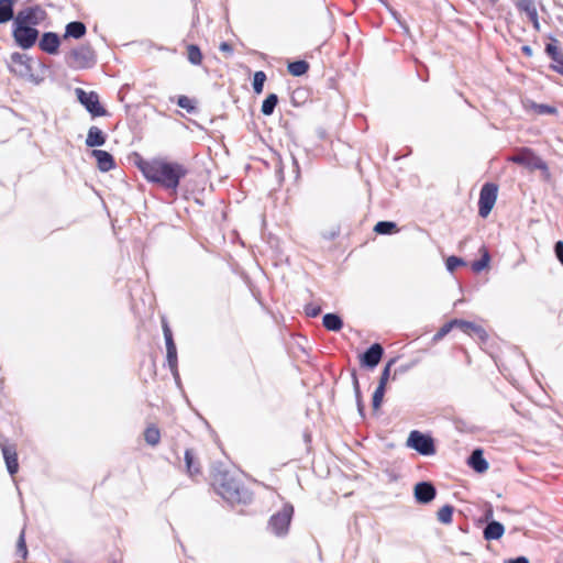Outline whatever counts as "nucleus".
<instances>
[{"mask_svg": "<svg viewBox=\"0 0 563 563\" xmlns=\"http://www.w3.org/2000/svg\"><path fill=\"white\" fill-rule=\"evenodd\" d=\"M554 251H555V255H556L558 260L563 265V242L562 241H559L555 243Z\"/></svg>", "mask_w": 563, "mask_h": 563, "instance_id": "obj_44", "label": "nucleus"}, {"mask_svg": "<svg viewBox=\"0 0 563 563\" xmlns=\"http://www.w3.org/2000/svg\"><path fill=\"white\" fill-rule=\"evenodd\" d=\"M554 68L556 71L563 75V57L556 62V66Z\"/></svg>", "mask_w": 563, "mask_h": 563, "instance_id": "obj_48", "label": "nucleus"}, {"mask_svg": "<svg viewBox=\"0 0 563 563\" xmlns=\"http://www.w3.org/2000/svg\"><path fill=\"white\" fill-rule=\"evenodd\" d=\"M166 352H167L166 356H167L168 366H169L174 377L176 379H178L179 374H178V368H177V349H176L175 342L166 344Z\"/></svg>", "mask_w": 563, "mask_h": 563, "instance_id": "obj_22", "label": "nucleus"}, {"mask_svg": "<svg viewBox=\"0 0 563 563\" xmlns=\"http://www.w3.org/2000/svg\"><path fill=\"white\" fill-rule=\"evenodd\" d=\"M506 563H529V560L526 556H518L507 560Z\"/></svg>", "mask_w": 563, "mask_h": 563, "instance_id": "obj_46", "label": "nucleus"}, {"mask_svg": "<svg viewBox=\"0 0 563 563\" xmlns=\"http://www.w3.org/2000/svg\"><path fill=\"white\" fill-rule=\"evenodd\" d=\"M508 161L518 165H522L529 170L540 169L545 178L550 176L547 163L528 147L520 148L516 154L508 157Z\"/></svg>", "mask_w": 563, "mask_h": 563, "instance_id": "obj_3", "label": "nucleus"}, {"mask_svg": "<svg viewBox=\"0 0 563 563\" xmlns=\"http://www.w3.org/2000/svg\"><path fill=\"white\" fill-rule=\"evenodd\" d=\"M505 532L504 526L498 521L489 522L484 529V538L486 540H498Z\"/></svg>", "mask_w": 563, "mask_h": 563, "instance_id": "obj_21", "label": "nucleus"}, {"mask_svg": "<svg viewBox=\"0 0 563 563\" xmlns=\"http://www.w3.org/2000/svg\"><path fill=\"white\" fill-rule=\"evenodd\" d=\"M106 134L98 126H91L87 134L86 145L88 147L101 146L106 143Z\"/></svg>", "mask_w": 563, "mask_h": 563, "instance_id": "obj_20", "label": "nucleus"}, {"mask_svg": "<svg viewBox=\"0 0 563 563\" xmlns=\"http://www.w3.org/2000/svg\"><path fill=\"white\" fill-rule=\"evenodd\" d=\"M481 252H482V257H481V260L475 261V262L472 264V269H473L475 273H479V272H482L483 269H485V268L488 266L489 261H490L489 253H488V251H487L485 247H482V249H481Z\"/></svg>", "mask_w": 563, "mask_h": 563, "instance_id": "obj_28", "label": "nucleus"}, {"mask_svg": "<svg viewBox=\"0 0 563 563\" xmlns=\"http://www.w3.org/2000/svg\"><path fill=\"white\" fill-rule=\"evenodd\" d=\"M144 439L150 445H156L161 440V432L155 426H150L144 431Z\"/></svg>", "mask_w": 563, "mask_h": 563, "instance_id": "obj_29", "label": "nucleus"}, {"mask_svg": "<svg viewBox=\"0 0 563 563\" xmlns=\"http://www.w3.org/2000/svg\"><path fill=\"white\" fill-rule=\"evenodd\" d=\"M212 487L214 492L232 506H245L252 503L253 493L239 474L228 471L213 475Z\"/></svg>", "mask_w": 563, "mask_h": 563, "instance_id": "obj_1", "label": "nucleus"}, {"mask_svg": "<svg viewBox=\"0 0 563 563\" xmlns=\"http://www.w3.org/2000/svg\"><path fill=\"white\" fill-rule=\"evenodd\" d=\"M407 444L422 455H431L435 452L433 439L417 430L410 432Z\"/></svg>", "mask_w": 563, "mask_h": 563, "instance_id": "obj_7", "label": "nucleus"}, {"mask_svg": "<svg viewBox=\"0 0 563 563\" xmlns=\"http://www.w3.org/2000/svg\"><path fill=\"white\" fill-rule=\"evenodd\" d=\"M385 393V388L383 386H377L374 395H373V405L377 408L383 399Z\"/></svg>", "mask_w": 563, "mask_h": 563, "instance_id": "obj_40", "label": "nucleus"}, {"mask_svg": "<svg viewBox=\"0 0 563 563\" xmlns=\"http://www.w3.org/2000/svg\"><path fill=\"white\" fill-rule=\"evenodd\" d=\"M187 57H188V60L192 65H200L201 62H202L201 51H200V48L197 45H194V44L188 45V47H187Z\"/></svg>", "mask_w": 563, "mask_h": 563, "instance_id": "obj_32", "label": "nucleus"}, {"mask_svg": "<svg viewBox=\"0 0 563 563\" xmlns=\"http://www.w3.org/2000/svg\"><path fill=\"white\" fill-rule=\"evenodd\" d=\"M492 3H496L498 0H489Z\"/></svg>", "mask_w": 563, "mask_h": 563, "instance_id": "obj_50", "label": "nucleus"}, {"mask_svg": "<svg viewBox=\"0 0 563 563\" xmlns=\"http://www.w3.org/2000/svg\"><path fill=\"white\" fill-rule=\"evenodd\" d=\"M384 350L380 344L375 343L373 344L362 356V364L368 367H375L382 356H383Z\"/></svg>", "mask_w": 563, "mask_h": 563, "instance_id": "obj_15", "label": "nucleus"}, {"mask_svg": "<svg viewBox=\"0 0 563 563\" xmlns=\"http://www.w3.org/2000/svg\"><path fill=\"white\" fill-rule=\"evenodd\" d=\"M320 311L321 310L319 307L308 306L306 308V312L309 317H317L320 313Z\"/></svg>", "mask_w": 563, "mask_h": 563, "instance_id": "obj_45", "label": "nucleus"}, {"mask_svg": "<svg viewBox=\"0 0 563 563\" xmlns=\"http://www.w3.org/2000/svg\"><path fill=\"white\" fill-rule=\"evenodd\" d=\"M185 463H186V471L190 477H192L194 479H198V477L202 476L201 464H200L198 457L195 455V453L191 450H186Z\"/></svg>", "mask_w": 563, "mask_h": 563, "instance_id": "obj_14", "label": "nucleus"}, {"mask_svg": "<svg viewBox=\"0 0 563 563\" xmlns=\"http://www.w3.org/2000/svg\"><path fill=\"white\" fill-rule=\"evenodd\" d=\"M1 451L5 461L7 470L10 475H15L19 471L18 451L14 444L1 443Z\"/></svg>", "mask_w": 563, "mask_h": 563, "instance_id": "obj_11", "label": "nucleus"}, {"mask_svg": "<svg viewBox=\"0 0 563 563\" xmlns=\"http://www.w3.org/2000/svg\"><path fill=\"white\" fill-rule=\"evenodd\" d=\"M16 555L22 560H25L27 558V548L23 531L21 532L16 542Z\"/></svg>", "mask_w": 563, "mask_h": 563, "instance_id": "obj_34", "label": "nucleus"}, {"mask_svg": "<svg viewBox=\"0 0 563 563\" xmlns=\"http://www.w3.org/2000/svg\"><path fill=\"white\" fill-rule=\"evenodd\" d=\"M415 498L420 504H428L432 501L437 495L434 486L429 482H420L413 489Z\"/></svg>", "mask_w": 563, "mask_h": 563, "instance_id": "obj_12", "label": "nucleus"}, {"mask_svg": "<svg viewBox=\"0 0 563 563\" xmlns=\"http://www.w3.org/2000/svg\"><path fill=\"white\" fill-rule=\"evenodd\" d=\"M277 102H278V98L275 93L268 95L267 98L263 101L262 109H261L262 113L264 115L273 114Z\"/></svg>", "mask_w": 563, "mask_h": 563, "instance_id": "obj_30", "label": "nucleus"}, {"mask_svg": "<svg viewBox=\"0 0 563 563\" xmlns=\"http://www.w3.org/2000/svg\"><path fill=\"white\" fill-rule=\"evenodd\" d=\"M86 34V26L82 22H70L66 25L64 37L80 38Z\"/></svg>", "mask_w": 563, "mask_h": 563, "instance_id": "obj_23", "label": "nucleus"}, {"mask_svg": "<svg viewBox=\"0 0 563 563\" xmlns=\"http://www.w3.org/2000/svg\"><path fill=\"white\" fill-rule=\"evenodd\" d=\"M464 264L463 260L456 257V256H450L446 260V268L449 272H454L459 266H462Z\"/></svg>", "mask_w": 563, "mask_h": 563, "instance_id": "obj_38", "label": "nucleus"}, {"mask_svg": "<svg viewBox=\"0 0 563 563\" xmlns=\"http://www.w3.org/2000/svg\"><path fill=\"white\" fill-rule=\"evenodd\" d=\"M44 19L45 11L41 7H29L19 11L14 19V24L33 26L40 24Z\"/></svg>", "mask_w": 563, "mask_h": 563, "instance_id": "obj_10", "label": "nucleus"}, {"mask_svg": "<svg viewBox=\"0 0 563 563\" xmlns=\"http://www.w3.org/2000/svg\"><path fill=\"white\" fill-rule=\"evenodd\" d=\"M265 80L266 75L264 71L260 70L254 74L253 89L256 93H261L263 91Z\"/></svg>", "mask_w": 563, "mask_h": 563, "instance_id": "obj_33", "label": "nucleus"}, {"mask_svg": "<svg viewBox=\"0 0 563 563\" xmlns=\"http://www.w3.org/2000/svg\"><path fill=\"white\" fill-rule=\"evenodd\" d=\"M76 95L80 103L89 111L93 117H100L106 114V110L100 106L99 96L93 92H86L81 88L76 89Z\"/></svg>", "mask_w": 563, "mask_h": 563, "instance_id": "obj_9", "label": "nucleus"}, {"mask_svg": "<svg viewBox=\"0 0 563 563\" xmlns=\"http://www.w3.org/2000/svg\"><path fill=\"white\" fill-rule=\"evenodd\" d=\"M294 516V506L289 503L284 504L280 510L272 515L268 520L269 530L277 537L287 534Z\"/></svg>", "mask_w": 563, "mask_h": 563, "instance_id": "obj_4", "label": "nucleus"}, {"mask_svg": "<svg viewBox=\"0 0 563 563\" xmlns=\"http://www.w3.org/2000/svg\"><path fill=\"white\" fill-rule=\"evenodd\" d=\"M453 507L451 505H444L437 512V518L440 522L449 525L453 518Z\"/></svg>", "mask_w": 563, "mask_h": 563, "instance_id": "obj_31", "label": "nucleus"}, {"mask_svg": "<svg viewBox=\"0 0 563 563\" xmlns=\"http://www.w3.org/2000/svg\"><path fill=\"white\" fill-rule=\"evenodd\" d=\"M91 154L97 159L98 168L101 172H109L114 167V159L110 153L102 150H93Z\"/></svg>", "mask_w": 563, "mask_h": 563, "instance_id": "obj_19", "label": "nucleus"}, {"mask_svg": "<svg viewBox=\"0 0 563 563\" xmlns=\"http://www.w3.org/2000/svg\"><path fill=\"white\" fill-rule=\"evenodd\" d=\"M467 464L477 473H485L489 465L488 462L484 459L483 450L476 449L473 451L471 456L468 457Z\"/></svg>", "mask_w": 563, "mask_h": 563, "instance_id": "obj_17", "label": "nucleus"}, {"mask_svg": "<svg viewBox=\"0 0 563 563\" xmlns=\"http://www.w3.org/2000/svg\"><path fill=\"white\" fill-rule=\"evenodd\" d=\"M38 36V31L33 26L13 23V37L23 49L32 47Z\"/></svg>", "mask_w": 563, "mask_h": 563, "instance_id": "obj_8", "label": "nucleus"}, {"mask_svg": "<svg viewBox=\"0 0 563 563\" xmlns=\"http://www.w3.org/2000/svg\"><path fill=\"white\" fill-rule=\"evenodd\" d=\"M374 231L377 234H390L397 232V224L391 221H379L374 227Z\"/></svg>", "mask_w": 563, "mask_h": 563, "instance_id": "obj_26", "label": "nucleus"}, {"mask_svg": "<svg viewBox=\"0 0 563 563\" xmlns=\"http://www.w3.org/2000/svg\"><path fill=\"white\" fill-rule=\"evenodd\" d=\"M13 0H0V24L9 22L13 18Z\"/></svg>", "mask_w": 563, "mask_h": 563, "instance_id": "obj_25", "label": "nucleus"}, {"mask_svg": "<svg viewBox=\"0 0 563 563\" xmlns=\"http://www.w3.org/2000/svg\"><path fill=\"white\" fill-rule=\"evenodd\" d=\"M497 199V186L492 183H486L479 192L478 199V213L482 218H486Z\"/></svg>", "mask_w": 563, "mask_h": 563, "instance_id": "obj_6", "label": "nucleus"}, {"mask_svg": "<svg viewBox=\"0 0 563 563\" xmlns=\"http://www.w3.org/2000/svg\"><path fill=\"white\" fill-rule=\"evenodd\" d=\"M391 364H393V361H390L386 367L384 368L382 375H380V380H379V385L378 386H383L385 388L386 386V383L388 382L389 379V375H390V367H391Z\"/></svg>", "mask_w": 563, "mask_h": 563, "instance_id": "obj_41", "label": "nucleus"}, {"mask_svg": "<svg viewBox=\"0 0 563 563\" xmlns=\"http://www.w3.org/2000/svg\"><path fill=\"white\" fill-rule=\"evenodd\" d=\"M323 327L329 331H340L343 327L342 319L335 313L323 316Z\"/></svg>", "mask_w": 563, "mask_h": 563, "instance_id": "obj_24", "label": "nucleus"}, {"mask_svg": "<svg viewBox=\"0 0 563 563\" xmlns=\"http://www.w3.org/2000/svg\"><path fill=\"white\" fill-rule=\"evenodd\" d=\"M456 328H459L464 333L476 336L482 341L486 340L487 333L481 325L461 319H456Z\"/></svg>", "mask_w": 563, "mask_h": 563, "instance_id": "obj_16", "label": "nucleus"}, {"mask_svg": "<svg viewBox=\"0 0 563 563\" xmlns=\"http://www.w3.org/2000/svg\"><path fill=\"white\" fill-rule=\"evenodd\" d=\"M60 45L59 36L53 32H46L42 35L38 46L48 54H56Z\"/></svg>", "mask_w": 563, "mask_h": 563, "instance_id": "obj_13", "label": "nucleus"}, {"mask_svg": "<svg viewBox=\"0 0 563 563\" xmlns=\"http://www.w3.org/2000/svg\"><path fill=\"white\" fill-rule=\"evenodd\" d=\"M11 58H12L13 63L19 64L21 66H25L26 68H29L27 65H26V63L29 62V58L25 55H22V54H19V53H14Z\"/></svg>", "mask_w": 563, "mask_h": 563, "instance_id": "obj_43", "label": "nucleus"}, {"mask_svg": "<svg viewBox=\"0 0 563 563\" xmlns=\"http://www.w3.org/2000/svg\"><path fill=\"white\" fill-rule=\"evenodd\" d=\"M139 168L148 181L172 190L177 189L180 179L186 175L183 165L163 159L142 161Z\"/></svg>", "mask_w": 563, "mask_h": 563, "instance_id": "obj_2", "label": "nucleus"}, {"mask_svg": "<svg viewBox=\"0 0 563 563\" xmlns=\"http://www.w3.org/2000/svg\"><path fill=\"white\" fill-rule=\"evenodd\" d=\"M522 51L527 54V55H530L531 54V48L529 46H523L522 47Z\"/></svg>", "mask_w": 563, "mask_h": 563, "instance_id": "obj_49", "label": "nucleus"}, {"mask_svg": "<svg viewBox=\"0 0 563 563\" xmlns=\"http://www.w3.org/2000/svg\"><path fill=\"white\" fill-rule=\"evenodd\" d=\"M220 51L224 52V53H228V54H231L232 53V46L227 43V42H223L220 44Z\"/></svg>", "mask_w": 563, "mask_h": 563, "instance_id": "obj_47", "label": "nucleus"}, {"mask_svg": "<svg viewBox=\"0 0 563 563\" xmlns=\"http://www.w3.org/2000/svg\"><path fill=\"white\" fill-rule=\"evenodd\" d=\"M67 64L75 69L89 68L95 63V54L90 46L82 45L67 55Z\"/></svg>", "mask_w": 563, "mask_h": 563, "instance_id": "obj_5", "label": "nucleus"}, {"mask_svg": "<svg viewBox=\"0 0 563 563\" xmlns=\"http://www.w3.org/2000/svg\"><path fill=\"white\" fill-rule=\"evenodd\" d=\"M533 109L539 114H554V113H556V109L554 107H551L549 104H543V103L534 104Z\"/></svg>", "mask_w": 563, "mask_h": 563, "instance_id": "obj_37", "label": "nucleus"}, {"mask_svg": "<svg viewBox=\"0 0 563 563\" xmlns=\"http://www.w3.org/2000/svg\"><path fill=\"white\" fill-rule=\"evenodd\" d=\"M309 69V64L305 60L292 62L288 65V71L292 76H302Z\"/></svg>", "mask_w": 563, "mask_h": 563, "instance_id": "obj_27", "label": "nucleus"}, {"mask_svg": "<svg viewBox=\"0 0 563 563\" xmlns=\"http://www.w3.org/2000/svg\"><path fill=\"white\" fill-rule=\"evenodd\" d=\"M456 319L454 320H451L450 322L445 323L444 325H442L440 328V330L437 332V334L434 335V340L438 341V340H441L443 339L446 334L450 333V331L453 329V328H456Z\"/></svg>", "mask_w": 563, "mask_h": 563, "instance_id": "obj_35", "label": "nucleus"}, {"mask_svg": "<svg viewBox=\"0 0 563 563\" xmlns=\"http://www.w3.org/2000/svg\"><path fill=\"white\" fill-rule=\"evenodd\" d=\"M518 9L525 12L529 19V21L533 24V27L538 31L540 29V23L538 19L537 8L532 0H521L518 3Z\"/></svg>", "mask_w": 563, "mask_h": 563, "instance_id": "obj_18", "label": "nucleus"}, {"mask_svg": "<svg viewBox=\"0 0 563 563\" xmlns=\"http://www.w3.org/2000/svg\"><path fill=\"white\" fill-rule=\"evenodd\" d=\"M163 332H164L165 343L166 344L174 343L172 330L165 320H163Z\"/></svg>", "mask_w": 563, "mask_h": 563, "instance_id": "obj_42", "label": "nucleus"}, {"mask_svg": "<svg viewBox=\"0 0 563 563\" xmlns=\"http://www.w3.org/2000/svg\"><path fill=\"white\" fill-rule=\"evenodd\" d=\"M545 51L555 63L563 58V54L553 44H548Z\"/></svg>", "mask_w": 563, "mask_h": 563, "instance_id": "obj_36", "label": "nucleus"}, {"mask_svg": "<svg viewBox=\"0 0 563 563\" xmlns=\"http://www.w3.org/2000/svg\"><path fill=\"white\" fill-rule=\"evenodd\" d=\"M177 104L180 108L186 109L189 112L195 109L192 101L186 96H179L178 100H177Z\"/></svg>", "mask_w": 563, "mask_h": 563, "instance_id": "obj_39", "label": "nucleus"}]
</instances>
